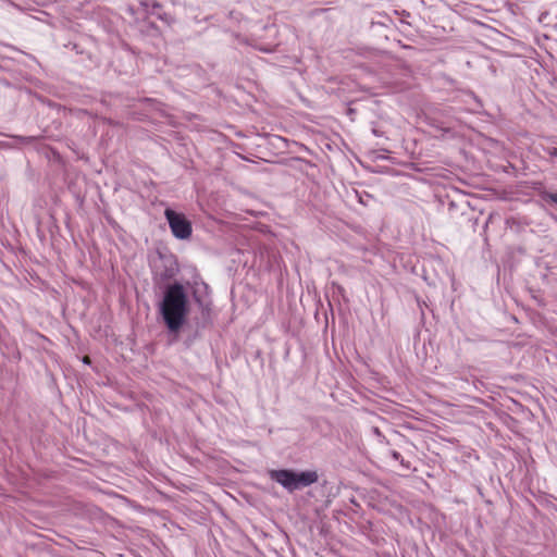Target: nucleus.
I'll list each match as a JSON object with an SVG mask.
<instances>
[{"label":"nucleus","mask_w":557,"mask_h":557,"mask_svg":"<svg viewBox=\"0 0 557 557\" xmlns=\"http://www.w3.org/2000/svg\"><path fill=\"white\" fill-rule=\"evenodd\" d=\"M161 314L170 331H178L188 314V297L180 283L166 287L161 302Z\"/></svg>","instance_id":"f257e3e1"},{"label":"nucleus","mask_w":557,"mask_h":557,"mask_svg":"<svg viewBox=\"0 0 557 557\" xmlns=\"http://www.w3.org/2000/svg\"><path fill=\"white\" fill-rule=\"evenodd\" d=\"M83 361H84L85 363H88V364H89V363H90V358H89L88 356H85V357L83 358Z\"/></svg>","instance_id":"423d86ee"},{"label":"nucleus","mask_w":557,"mask_h":557,"mask_svg":"<svg viewBox=\"0 0 557 557\" xmlns=\"http://www.w3.org/2000/svg\"><path fill=\"white\" fill-rule=\"evenodd\" d=\"M270 478L280 483L289 492H294L301 487L309 486L318 481V473L315 471L294 472L292 470H271Z\"/></svg>","instance_id":"f03ea898"},{"label":"nucleus","mask_w":557,"mask_h":557,"mask_svg":"<svg viewBox=\"0 0 557 557\" xmlns=\"http://www.w3.org/2000/svg\"><path fill=\"white\" fill-rule=\"evenodd\" d=\"M548 154L552 156V157H557V148H550L548 149Z\"/></svg>","instance_id":"20e7f679"},{"label":"nucleus","mask_w":557,"mask_h":557,"mask_svg":"<svg viewBox=\"0 0 557 557\" xmlns=\"http://www.w3.org/2000/svg\"><path fill=\"white\" fill-rule=\"evenodd\" d=\"M164 215L169 222L172 234L178 239H188L193 233L190 221L183 213L165 209Z\"/></svg>","instance_id":"7ed1b4c3"},{"label":"nucleus","mask_w":557,"mask_h":557,"mask_svg":"<svg viewBox=\"0 0 557 557\" xmlns=\"http://www.w3.org/2000/svg\"><path fill=\"white\" fill-rule=\"evenodd\" d=\"M550 199L552 201H554L555 203H557V191L555 194H552L550 195Z\"/></svg>","instance_id":"39448f33"}]
</instances>
